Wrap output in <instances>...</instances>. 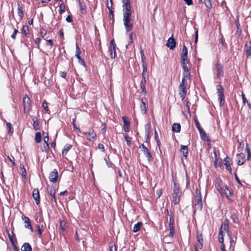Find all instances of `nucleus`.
Segmentation results:
<instances>
[{
	"label": "nucleus",
	"mask_w": 251,
	"mask_h": 251,
	"mask_svg": "<svg viewBox=\"0 0 251 251\" xmlns=\"http://www.w3.org/2000/svg\"><path fill=\"white\" fill-rule=\"evenodd\" d=\"M219 192L222 196H225L228 200L231 201H233L232 199V197L233 195V192L229 190L228 187L226 185H223L221 189V191H219Z\"/></svg>",
	"instance_id": "7ed1b4c3"
},
{
	"label": "nucleus",
	"mask_w": 251,
	"mask_h": 251,
	"mask_svg": "<svg viewBox=\"0 0 251 251\" xmlns=\"http://www.w3.org/2000/svg\"><path fill=\"white\" fill-rule=\"evenodd\" d=\"M23 219L24 220L25 223V227L26 228H28V229H30V230L32 232H33V229L32 226H31L30 219L28 217L24 216V217H23Z\"/></svg>",
	"instance_id": "4be33fe9"
},
{
	"label": "nucleus",
	"mask_w": 251,
	"mask_h": 251,
	"mask_svg": "<svg viewBox=\"0 0 251 251\" xmlns=\"http://www.w3.org/2000/svg\"><path fill=\"white\" fill-rule=\"evenodd\" d=\"M228 222V220L226 219L224 222L221 224L220 229L223 230V231H226L228 230L229 229Z\"/></svg>",
	"instance_id": "bb28decb"
},
{
	"label": "nucleus",
	"mask_w": 251,
	"mask_h": 251,
	"mask_svg": "<svg viewBox=\"0 0 251 251\" xmlns=\"http://www.w3.org/2000/svg\"><path fill=\"white\" fill-rule=\"evenodd\" d=\"M245 149H246V152L247 153V160H249L251 157V152L250 148V147H249V145H248V144H246Z\"/></svg>",
	"instance_id": "49530a36"
},
{
	"label": "nucleus",
	"mask_w": 251,
	"mask_h": 251,
	"mask_svg": "<svg viewBox=\"0 0 251 251\" xmlns=\"http://www.w3.org/2000/svg\"><path fill=\"white\" fill-rule=\"evenodd\" d=\"M180 151L182 152L183 156L186 158L188 154V149L187 146L181 145Z\"/></svg>",
	"instance_id": "c756f323"
},
{
	"label": "nucleus",
	"mask_w": 251,
	"mask_h": 251,
	"mask_svg": "<svg viewBox=\"0 0 251 251\" xmlns=\"http://www.w3.org/2000/svg\"><path fill=\"white\" fill-rule=\"evenodd\" d=\"M109 248L110 251H117L116 247L113 244H110L109 245Z\"/></svg>",
	"instance_id": "69168bd1"
},
{
	"label": "nucleus",
	"mask_w": 251,
	"mask_h": 251,
	"mask_svg": "<svg viewBox=\"0 0 251 251\" xmlns=\"http://www.w3.org/2000/svg\"><path fill=\"white\" fill-rule=\"evenodd\" d=\"M204 3L208 10L211 9L212 7L211 0H204Z\"/></svg>",
	"instance_id": "09e8293b"
},
{
	"label": "nucleus",
	"mask_w": 251,
	"mask_h": 251,
	"mask_svg": "<svg viewBox=\"0 0 251 251\" xmlns=\"http://www.w3.org/2000/svg\"><path fill=\"white\" fill-rule=\"evenodd\" d=\"M197 243L194 245V247H199V249H201L203 247V239L202 233L200 231L197 232Z\"/></svg>",
	"instance_id": "0eeeda50"
},
{
	"label": "nucleus",
	"mask_w": 251,
	"mask_h": 251,
	"mask_svg": "<svg viewBox=\"0 0 251 251\" xmlns=\"http://www.w3.org/2000/svg\"><path fill=\"white\" fill-rule=\"evenodd\" d=\"M166 46L170 50H173L176 46V42L175 39L172 37H170L167 41Z\"/></svg>",
	"instance_id": "a211bd4d"
},
{
	"label": "nucleus",
	"mask_w": 251,
	"mask_h": 251,
	"mask_svg": "<svg viewBox=\"0 0 251 251\" xmlns=\"http://www.w3.org/2000/svg\"><path fill=\"white\" fill-rule=\"evenodd\" d=\"M83 133L84 135H86L87 134H88L89 137V138L88 139V140L89 141H91L92 139H95L96 138V134L94 131V130H92L91 131H89L88 133H87V132H83Z\"/></svg>",
	"instance_id": "4c0bfd02"
},
{
	"label": "nucleus",
	"mask_w": 251,
	"mask_h": 251,
	"mask_svg": "<svg viewBox=\"0 0 251 251\" xmlns=\"http://www.w3.org/2000/svg\"><path fill=\"white\" fill-rule=\"evenodd\" d=\"M244 51L247 58H249L251 56V41L245 43Z\"/></svg>",
	"instance_id": "ddd939ff"
},
{
	"label": "nucleus",
	"mask_w": 251,
	"mask_h": 251,
	"mask_svg": "<svg viewBox=\"0 0 251 251\" xmlns=\"http://www.w3.org/2000/svg\"><path fill=\"white\" fill-rule=\"evenodd\" d=\"M23 105L24 107V112L25 113L26 111H29L31 107V100L29 97L25 95L23 98Z\"/></svg>",
	"instance_id": "39448f33"
},
{
	"label": "nucleus",
	"mask_w": 251,
	"mask_h": 251,
	"mask_svg": "<svg viewBox=\"0 0 251 251\" xmlns=\"http://www.w3.org/2000/svg\"><path fill=\"white\" fill-rule=\"evenodd\" d=\"M8 236L9 237V239L10 241H11V243L13 244L14 249L15 251H19L17 247L15 245V242H17V240L16 239H14L13 236L9 233V231L8 232Z\"/></svg>",
	"instance_id": "72a5a7b5"
},
{
	"label": "nucleus",
	"mask_w": 251,
	"mask_h": 251,
	"mask_svg": "<svg viewBox=\"0 0 251 251\" xmlns=\"http://www.w3.org/2000/svg\"><path fill=\"white\" fill-rule=\"evenodd\" d=\"M181 191L179 185L174 181V190L173 194V201L175 204H178L180 201Z\"/></svg>",
	"instance_id": "f03ea898"
},
{
	"label": "nucleus",
	"mask_w": 251,
	"mask_h": 251,
	"mask_svg": "<svg viewBox=\"0 0 251 251\" xmlns=\"http://www.w3.org/2000/svg\"><path fill=\"white\" fill-rule=\"evenodd\" d=\"M6 126L8 130V134L9 135H11L13 133L12 127V125L9 123H6Z\"/></svg>",
	"instance_id": "3c124183"
},
{
	"label": "nucleus",
	"mask_w": 251,
	"mask_h": 251,
	"mask_svg": "<svg viewBox=\"0 0 251 251\" xmlns=\"http://www.w3.org/2000/svg\"><path fill=\"white\" fill-rule=\"evenodd\" d=\"M199 131L201 135V139L203 141H208L210 140L206 132L203 130L202 128Z\"/></svg>",
	"instance_id": "cd10ccee"
},
{
	"label": "nucleus",
	"mask_w": 251,
	"mask_h": 251,
	"mask_svg": "<svg viewBox=\"0 0 251 251\" xmlns=\"http://www.w3.org/2000/svg\"><path fill=\"white\" fill-rule=\"evenodd\" d=\"M170 228V232L169 234V236L170 237H173L175 234V228L174 227H169Z\"/></svg>",
	"instance_id": "338daca9"
},
{
	"label": "nucleus",
	"mask_w": 251,
	"mask_h": 251,
	"mask_svg": "<svg viewBox=\"0 0 251 251\" xmlns=\"http://www.w3.org/2000/svg\"><path fill=\"white\" fill-rule=\"evenodd\" d=\"M141 53V62H142V66L143 68H145V67H147V65L146 62V56H145L144 51L143 50H141L140 51Z\"/></svg>",
	"instance_id": "473e14b6"
},
{
	"label": "nucleus",
	"mask_w": 251,
	"mask_h": 251,
	"mask_svg": "<svg viewBox=\"0 0 251 251\" xmlns=\"http://www.w3.org/2000/svg\"><path fill=\"white\" fill-rule=\"evenodd\" d=\"M46 136H45L44 137V141L45 144H46V146H47V149H49V137L48 135V133H46Z\"/></svg>",
	"instance_id": "603ef678"
},
{
	"label": "nucleus",
	"mask_w": 251,
	"mask_h": 251,
	"mask_svg": "<svg viewBox=\"0 0 251 251\" xmlns=\"http://www.w3.org/2000/svg\"><path fill=\"white\" fill-rule=\"evenodd\" d=\"M20 167L21 168L22 172V177L25 178L26 177V175L25 169V167L24 166V165H21Z\"/></svg>",
	"instance_id": "13d9d810"
},
{
	"label": "nucleus",
	"mask_w": 251,
	"mask_h": 251,
	"mask_svg": "<svg viewBox=\"0 0 251 251\" xmlns=\"http://www.w3.org/2000/svg\"><path fill=\"white\" fill-rule=\"evenodd\" d=\"M124 137L125 141H126V142L127 143V145L128 146H130L132 145V143H131V138H130L126 133H125L124 134Z\"/></svg>",
	"instance_id": "37998d69"
},
{
	"label": "nucleus",
	"mask_w": 251,
	"mask_h": 251,
	"mask_svg": "<svg viewBox=\"0 0 251 251\" xmlns=\"http://www.w3.org/2000/svg\"><path fill=\"white\" fill-rule=\"evenodd\" d=\"M42 106L47 112H49V109L48 107V103L46 100H44L43 102Z\"/></svg>",
	"instance_id": "680f3d73"
},
{
	"label": "nucleus",
	"mask_w": 251,
	"mask_h": 251,
	"mask_svg": "<svg viewBox=\"0 0 251 251\" xmlns=\"http://www.w3.org/2000/svg\"><path fill=\"white\" fill-rule=\"evenodd\" d=\"M139 148L142 149V151H143L145 156L147 157L148 161H152L153 157L151 152H150L149 149L143 144H141Z\"/></svg>",
	"instance_id": "6e6552de"
},
{
	"label": "nucleus",
	"mask_w": 251,
	"mask_h": 251,
	"mask_svg": "<svg viewBox=\"0 0 251 251\" xmlns=\"http://www.w3.org/2000/svg\"><path fill=\"white\" fill-rule=\"evenodd\" d=\"M187 78H188V77H184V76H183L182 81L179 84V86L182 87H186L187 85Z\"/></svg>",
	"instance_id": "8fccbe9b"
},
{
	"label": "nucleus",
	"mask_w": 251,
	"mask_h": 251,
	"mask_svg": "<svg viewBox=\"0 0 251 251\" xmlns=\"http://www.w3.org/2000/svg\"><path fill=\"white\" fill-rule=\"evenodd\" d=\"M179 95L182 100H183L186 95V87L179 86Z\"/></svg>",
	"instance_id": "b1692460"
},
{
	"label": "nucleus",
	"mask_w": 251,
	"mask_h": 251,
	"mask_svg": "<svg viewBox=\"0 0 251 251\" xmlns=\"http://www.w3.org/2000/svg\"><path fill=\"white\" fill-rule=\"evenodd\" d=\"M216 88L217 90V93L218 94V99L220 100V107H222L225 101V96L224 93V90L221 84L218 85Z\"/></svg>",
	"instance_id": "20e7f679"
},
{
	"label": "nucleus",
	"mask_w": 251,
	"mask_h": 251,
	"mask_svg": "<svg viewBox=\"0 0 251 251\" xmlns=\"http://www.w3.org/2000/svg\"><path fill=\"white\" fill-rule=\"evenodd\" d=\"M133 12V11L123 12V20L126 33L129 32L133 28V24L131 22V16Z\"/></svg>",
	"instance_id": "f257e3e1"
},
{
	"label": "nucleus",
	"mask_w": 251,
	"mask_h": 251,
	"mask_svg": "<svg viewBox=\"0 0 251 251\" xmlns=\"http://www.w3.org/2000/svg\"><path fill=\"white\" fill-rule=\"evenodd\" d=\"M216 77L220 78L224 76V66L222 64L216 63L215 64Z\"/></svg>",
	"instance_id": "423d86ee"
},
{
	"label": "nucleus",
	"mask_w": 251,
	"mask_h": 251,
	"mask_svg": "<svg viewBox=\"0 0 251 251\" xmlns=\"http://www.w3.org/2000/svg\"><path fill=\"white\" fill-rule=\"evenodd\" d=\"M190 63L188 56H181V64H189Z\"/></svg>",
	"instance_id": "a18cd8bd"
},
{
	"label": "nucleus",
	"mask_w": 251,
	"mask_h": 251,
	"mask_svg": "<svg viewBox=\"0 0 251 251\" xmlns=\"http://www.w3.org/2000/svg\"><path fill=\"white\" fill-rule=\"evenodd\" d=\"M18 6V15L20 17L21 20H22L24 18V12H23V7L20 5L19 3L17 4Z\"/></svg>",
	"instance_id": "f704fd0d"
},
{
	"label": "nucleus",
	"mask_w": 251,
	"mask_h": 251,
	"mask_svg": "<svg viewBox=\"0 0 251 251\" xmlns=\"http://www.w3.org/2000/svg\"><path fill=\"white\" fill-rule=\"evenodd\" d=\"M78 2L81 10H85L86 7L83 2V0H78Z\"/></svg>",
	"instance_id": "864d4df0"
},
{
	"label": "nucleus",
	"mask_w": 251,
	"mask_h": 251,
	"mask_svg": "<svg viewBox=\"0 0 251 251\" xmlns=\"http://www.w3.org/2000/svg\"><path fill=\"white\" fill-rule=\"evenodd\" d=\"M66 223L64 220H61L60 221V226L62 231H65L66 230Z\"/></svg>",
	"instance_id": "6e6d98bb"
},
{
	"label": "nucleus",
	"mask_w": 251,
	"mask_h": 251,
	"mask_svg": "<svg viewBox=\"0 0 251 251\" xmlns=\"http://www.w3.org/2000/svg\"><path fill=\"white\" fill-rule=\"evenodd\" d=\"M32 197L35 201V203L37 205L40 204V194L38 189H34L32 192Z\"/></svg>",
	"instance_id": "dca6fc26"
},
{
	"label": "nucleus",
	"mask_w": 251,
	"mask_h": 251,
	"mask_svg": "<svg viewBox=\"0 0 251 251\" xmlns=\"http://www.w3.org/2000/svg\"><path fill=\"white\" fill-rule=\"evenodd\" d=\"M146 80H142L140 82V86L142 90L141 93H143L145 96L147 92L146 88Z\"/></svg>",
	"instance_id": "c85d7f7f"
},
{
	"label": "nucleus",
	"mask_w": 251,
	"mask_h": 251,
	"mask_svg": "<svg viewBox=\"0 0 251 251\" xmlns=\"http://www.w3.org/2000/svg\"><path fill=\"white\" fill-rule=\"evenodd\" d=\"M230 159L229 158L226 156V157L224 159L225 165H226V169L229 171L230 174H232V169L231 168V165L229 162Z\"/></svg>",
	"instance_id": "393cba45"
},
{
	"label": "nucleus",
	"mask_w": 251,
	"mask_h": 251,
	"mask_svg": "<svg viewBox=\"0 0 251 251\" xmlns=\"http://www.w3.org/2000/svg\"><path fill=\"white\" fill-rule=\"evenodd\" d=\"M58 176V171L56 169H55L53 171L50 173L49 175V179L50 182L55 183L57 181Z\"/></svg>",
	"instance_id": "9b49d317"
},
{
	"label": "nucleus",
	"mask_w": 251,
	"mask_h": 251,
	"mask_svg": "<svg viewBox=\"0 0 251 251\" xmlns=\"http://www.w3.org/2000/svg\"><path fill=\"white\" fill-rule=\"evenodd\" d=\"M214 153V165L215 168H221L223 166V163L222 160H218V158L217 157L216 153L215 151Z\"/></svg>",
	"instance_id": "5701e85b"
},
{
	"label": "nucleus",
	"mask_w": 251,
	"mask_h": 251,
	"mask_svg": "<svg viewBox=\"0 0 251 251\" xmlns=\"http://www.w3.org/2000/svg\"><path fill=\"white\" fill-rule=\"evenodd\" d=\"M40 34L42 37H44L47 34V31L44 28H41L40 29Z\"/></svg>",
	"instance_id": "774afa93"
},
{
	"label": "nucleus",
	"mask_w": 251,
	"mask_h": 251,
	"mask_svg": "<svg viewBox=\"0 0 251 251\" xmlns=\"http://www.w3.org/2000/svg\"><path fill=\"white\" fill-rule=\"evenodd\" d=\"M151 129V125L150 123H149L145 125V132L146 136V141L145 142L148 143L150 138V132Z\"/></svg>",
	"instance_id": "4468645a"
},
{
	"label": "nucleus",
	"mask_w": 251,
	"mask_h": 251,
	"mask_svg": "<svg viewBox=\"0 0 251 251\" xmlns=\"http://www.w3.org/2000/svg\"><path fill=\"white\" fill-rule=\"evenodd\" d=\"M222 181L220 177H217L216 178L214 181V186L218 192H219V191H221V189L223 187V186H222Z\"/></svg>",
	"instance_id": "412c9836"
},
{
	"label": "nucleus",
	"mask_w": 251,
	"mask_h": 251,
	"mask_svg": "<svg viewBox=\"0 0 251 251\" xmlns=\"http://www.w3.org/2000/svg\"><path fill=\"white\" fill-rule=\"evenodd\" d=\"M181 56H188V50L186 46L184 44L182 48V52Z\"/></svg>",
	"instance_id": "de8ad7c7"
},
{
	"label": "nucleus",
	"mask_w": 251,
	"mask_h": 251,
	"mask_svg": "<svg viewBox=\"0 0 251 251\" xmlns=\"http://www.w3.org/2000/svg\"><path fill=\"white\" fill-rule=\"evenodd\" d=\"M141 112L143 114H145L147 112V108L146 106V103L144 101L143 99H142V104L140 106Z\"/></svg>",
	"instance_id": "79ce46f5"
},
{
	"label": "nucleus",
	"mask_w": 251,
	"mask_h": 251,
	"mask_svg": "<svg viewBox=\"0 0 251 251\" xmlns=\"http://www.w3.org/2000/svg\"><path fill=\"white\" fill-rule=\"evenodd\" d=\"M48 190L49 191L50 195L51 196L52 199L51 200L54 201L55 203H56V200L55 199V190L53 188H50L49 190V187H48Z\"/></svg>",
	"instance_id": "c9c22d12"
},
{
	"label": "nucleus",
	"mask_w": 251,
	"mask_h": 251,
	"mask_svg": "<svg viewBox=\"0 0 251 251\" xmlns=\"http://www.w3.org/2000/svg\"><path fill=\"white\" fill-rule=\"evenodd\" d=\"M72 148V145L71 144H66L62 151V154L63 155H66L69 151H70Z\"/></svg>",
	"instance_id": "58836bf2"
},
{
	"label": "nucleus",
	"mask_w": 251,
	"mask_h": 251,
	"mask_svg": "<svg viewBox=\"0 0 251 251\" xmlns=\"http://www.w3.org/2000/svg\"><path fill=\"white\" fill-rule=\"evenodd\" d=\"M231 219L232 220L233 222L234 223H238L239 222L238 218L235 214H233L231 215Z\"/></svg>",
	"instance_id": "4d7b16f0"
},
{
	"label": "nucleus",
	"mask_w": 251,
	"mask_h": 251,
	"mask_svg": "<svg viewBox=\"0 0 251 251\" xmlns=\"http://www.w3.org/2000/svg\"><path fill=\"white\" fill-rule=\"evenodd\" d=\"M109 52H110V58L111 59L115 58L116 57V51L115 49V43L114 39L111 40L110 41Z\"/></svg>",
	"instance_id": "9d476101"
},
{
	"label": "nucleus",
	"mask_w": 251,
	"mask_h": 251,
	"mask_svg": "<svg viewBox=\"0 0 251 251\" xmlns=\"http://www.w3.org/2000/svg\"><path fill=\"white\" fill-rule=\"evenodd\" d=\"M33 127L35 130H38L40 129L39 120L36 117L32 118Z\"/></svg>",
	"instance_id": "a878e982"
},
{
	"label": "nucleus",
	"mask_w": 251,
	"mask_h": 251,
	"mask_svg": "<svg viewBox=\"0 0 251 251\" xmlns=\"http://www.w3.org/2000/svg\"><path fill=\"white\" fill-rule=\"evenodd\" d=\"M75 46H76V51H75V55L76 57L78 59L79 63L83 66H85V62L81 58V57H80V53H81V50L78 47L77 43L76 44Z\"/></svg>",
	"instance_id": "f8f14e48"
},
{
	"label": "nucleus",
	"mask_w": 251,
	"mask_h": 251,
	"mask_svg": "<svg viewBox=\"0 0 251 251\" xmlns=\"http://www.w3.org/2000/svg\"><path fill=\"white\" fill-rule=\"evenodd\" d=\"M65 6L64 4L62 3L59 5V14H62L65 11Z\"/></svg>",
	"instance_id": "052dcab7"
},
{
	"label": "nucleus",
	"mask_w": 251,
	"mask_h": 251,
	"mask_svg": "<svg viewBox=\"0 0 251 251\" xmlns=\"http://www.w3.org/2000/svg\"><path fill=\"white\" fill-rule=\"evenodd\" d=\"M181 129L180 124L174 123L172 126V130L175 132H179Z\"/></svg>",
	"instance_id": "e433bc0d"
},
{
	"label": "nucleus",
	"mask_w": 251,
	"mask_h": 251,
	"mask_svg": "<svg viewBox=\"0 0 251 251\" xmlns=\"http://www.w3.org/2000/svg\"><path fill=\"white\" fill-rule=\"evenodd\" d=\"M236 157L238 165L241 166L244 164L245 162V155L244 153L240 152L237 154Z\"/></svg>",
	"instance_id": "2eb2a0df"
},
{
	"label": "nucleus",
	"mask_w": 251,
	"mask_h": 251,
	"mask_svg": "<svg viewBox=\"0 0 251 251\" xmlns=\"http://www.w3.org/2000/svg\"><path fill=\"white\" fill-rule=\"evenodd\" d=\"M35 140L36 143H39L42 141V135L40 132H36L35 134Z\"/></svg>",
	"instance_id": "c03bdc74"
},
{
	"label": "nucleus",
	"mask_w": 251,
	"mask_h": 251,
	"mask_svg": "<svg viewBox=\"0 0 251 251\" xmlns=\"http://www.w3.org/2000/svg\"><path fill=\"white\" fill-rule=\"evenodd\" d=\"M239 145L237 148V151L238 152L242 151L244 148V144L242 141H238Z\"/></svg>",
	"instance_id": "5fc2aeb1"
},
{
	"label": "nucleus",
	"mask_w": 251,
	"mask_h": 251,
	"mask_svg": "<svg viewBox=\"0 0 251 251\" xmlns=\"http://www.w3.org/2000/svg\"><path fill=\"white\" fill-rule=\"evenodd\" d=\"M194 122L195 123L196 126L197 128H198V130H200L202 128L201 127V125L197 118H195L194 119Z\"/></svg>",
	"instance_id": "bf43d9fd"
},
{
	"label": "nucleus",
	"mask_w": 251,
	"mask_h": 251,
	"mask_svg": "<svg viewBox=\"0 0 251 251\" xmlns=\"http://www.w3.org/2000/svg\"><path fill=\"white\" fill-rule=\"evenodd\" d=\"M195 210H201L202 209V203L201 197H197V198H195Z\"/></svg>",
	"instance_id": "f3484780"
},
{
	"label": "nucleus",
	"mask_w": 251,
	"mask_h": 251,
	"mask_svg": "<svg viewBox=\"0 0 251 251\" xmlns=\"http://www.w3.org/2000/svg\"><path fill=\"white\" fill-rule=\"evenodd\" d=\"M174 223H175L174 218L172 217H170V219H169V227H174Z\"/></svg>",
	"instance_id": "0e129e2a"
},
{
	"label": "nucleus",
	"mask_w": 251,
	"mask_h": 251,
	"mask_svg": "<svg viewBox=\"0 0 251 251\" xmlns=\"http://www.w3.org/2000/svg\"><path fill=\"white\" fill-rule=\"evenodd\" d=\"M143 224L142 222H139L134 225L132 231L134 232H137L141 229V226H142Z\"/></svg>",
	"instance_id": "ea45409f"
},
{
	"label": "nucleus",
	"mask_w": 251,
	"mask_h": 251,
	"mask_svg": "<svg viewBox=\"0 0 251 251\" xmlns=\"http://www.w3.org/2000/svg\"><path fill=\"white\" fill-rule=\"evenodd\" d=\"M147 72V67H145V69L144 68H143V72L142 74L143 79L142 80H146V73Z\"/></svg>",
	"instance_id": "e2e57ef3"
},
{
	"label": "nucleus",
	"mask_w": 251,
	"mask_h": 251,
	"mask_svg": "<svg viewBox=\"0 0 251 251\" xmlns=\"http://www.w3.org/2000/svg\"><path fill=\"white\" fill-rule=\"evenodd\" d=\"M110 1L111 2L110 7H109V3L108 2L107 3V7L109 11L110 19L114 21V12L112 10V0H110Z\"/></svg>",
	"instance_id": "7c9ffc66"
},
{
	"label": "nucleus",
	"mask_w": 251,
	"mask_h": 251,
	"mask_svg": "<svg viewBox=\"0 0 251 251\" xmlns=\"http://www.w3.org/2000/svg\"><path fill=\"white\" fill-rule=\"evenodd\" d=\"M22 251H32V247L28 243H25L21 247Z\"/></svg>",
	"instance_id": "2f4dec72"
},
{
	"label": "nucleus",
	"mask_w": 251,
	"mask_h": 251,
	"mask_svg": "<svg viewBox=\"0 0 251 251\" xmlns=\"http://www.w3.org/2000/svg\"><path fill=\"white\" fill-rule=\"evenodd\" d=\"M22 32L24 34L25 36L27 37L28 36L29 33V28L27 25H23L22 28H21Z\"/></svg>",
	"instance_id": "a19ab883"
},
{
	"label": "nucleus",
	"mask_w": 251,
	"mask_h": 251,
	"mask_svg": "<svg viewBox=\"0 0 251 251\" xmlns=\"http://www.w3.org/2000/svg\"><path fill=\"white\" fill-rule=\"evenodd\" d=\"M181 65L184 71L183 73V76H184V77H188V79H191V76L189 69L187 66V64H181Z\"/></svg>",
	"instance_id": "6ab92c4d"
},
{
	"label": "nucleus",
	"mask_w": 251,
	"mask_h": 251,
	"mask_svg": "<svg viewBox=\"0 0 251 251\" xmlns=\"http://www.w3.org/2000/svg\"><path fill=\"white\" fill-rule=\"evenodd\" d=\"M122 119L124 121L123 129L126 132H128L130 130V122L126 120V117H123Z\"/></svg>",
	"instance_id": "aec40b11"
},
{
	"label": "nucleus",
	"mask_w": 251,
	"mask_h": 251,
	"mask_svg": "<svg viewBox=\"0 0 251 251\" xmlns=\"http://www.w3.org/2000/svg\"><path fill=\"white\" fill-rule=\"evenodd\" d=\"M123 3V13L133 11L129 0H122Z\"/></svg>",
	"instance_id": "1a4fd4ad"
}]
</instances>
